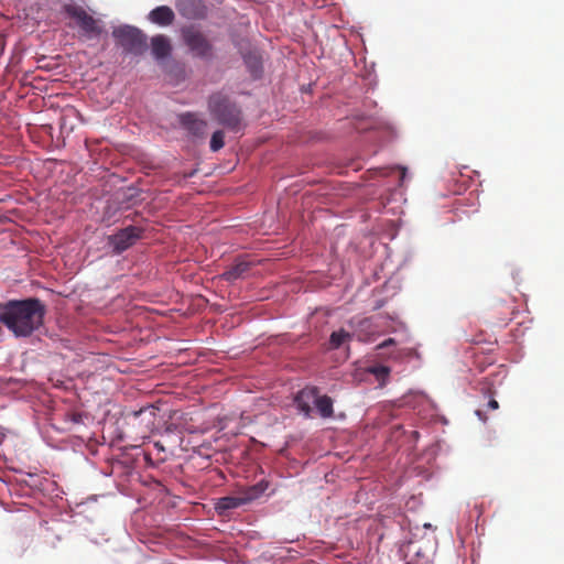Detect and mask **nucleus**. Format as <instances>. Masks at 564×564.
Segmentation results:
<instances>
[{
    "label": "nucleus",
    "mask_w": 564,
    "mask_h": 564,
    "mask_svg": "<svg viewBox=\"0 0 564 564\" xmlns=\"http://www.w3.org/2000/svg\"><path fill=\"white\" fill-rule=\"evenodd\" d=\"M182 39L195 56L200 58H207L212 56L213 45L206 35L197 28H184L182 30Z\"/></svg>",
    "instance_id": "obj_5"
},
{
    "label": "nucleus",
    "mask_w": 564,
    "mask_h": 564,
    "mask_svg": "<svg viewBox=\"0 0 564 564\" xmlns=\"http://www.w3.org/2000/svg\"><path fill=\"white\" fill-rule=\"evenodd\" d=\"M246 64L249 67L252 76L259 78L262 72L261 59L256 55H249L246 57Z\"/></svg>",
    "instance_id": "obj_17"
},
{
    "label": "nucleus",
    "mask_w": 564,
    "mask_h": 564,
    "mask_svg": "<svg viewBox=\"0 0 564 564\" xmlns=\"http://www.w3.org/2000/svg\"><path fill=\"white\" fill-rule=\"evenodd\" d=\"M352 337L354 335L346 332L345 329L333 332L329 337V348L338 349L343 344L349 341Z\"/></svg>",
    "instance_id": "obj_16"
},
{
    "label": "nucleus",
    "mask_w": 564,
    "mask_h": 564,
    "mask_svg": "<svg viewBox=\"0 0 564 564\" xmlns=\"http://www.w3.org/2000/svg\"><path fill=\"white\" fill-rule=\"evenodd\" d=\"M224 139H225V133L223 130L215 131L212 135L210 143H209L210 150L213 152H217L220 149H223L225 145Z\"/></svg>",
    "instance_id": "obj_18"
},
{
    "label": "nucleus",
    "mask_w": 564,
    "mask_h": 564,
    "mask_svg": "<svg viewBox=\"0 0 564 564\" xmlns=\"http://www.w3.org/2000/svg\"><path fill=\"white\" fill-rule=\"evenodd\" d=\"M123 249H119V248H116L113 249V253L115 256H119L120 254V251H122Z\"/></svg>",
    "instance_id": "obj_24"
},
{
    "label": "nucleus",
    "mask_w": 564,
    "mask_h": 564,
    "mask_svg": "<svg viewBox=\"0 0 564 564\" xmlns=\"http://www.w3.org/2000/svg\"><path fill=\"white\" fill-rule=\"evenodd\" d=\"M315 406L319 415L324 419L332 417L334 414L333 400L328 395H317Z\"/></svg>",
    "instance_id": "obj_14"
},
{
    "label": "nucleus",
    "mask_w": 564,
    "mask_h": 564,
    "mask_svg": "<svg viewBox=\"0 0 564 564\" xmlns=\"http://www.w3.org/2000/svg\"><path fill=\"white\" fill-rule=\"evenodd\" d=\"M45 305L36 297L12 300L0 305V324L15 337H30L44 322Z\"/></svg>",
    "instance_id": "obj_1"
},
{
    "label": "nucleus",
    "mask_w": 564,
    "mask_h": 564,
    "mask_svg": "<svg viewBox=\"0 0 564 564\" xmlns=\"http://www.w3.org/2000/svg\"><path fill=\"white\" fill-rule=\"evenodd\" d=\"M404 175H405V169L403 167V169H402L401 180H403Z\"/></svg>",
    "instance_id": "obj_25"
},
{
    "label": "nucleus",
    "mask_w": 564,
    "mask_h": 564,
    "mask_svg": "<svg viewBox=\"0 0 564 564\" xmlns=\"http://www.w3.org/2000/svg\"><path fill=\"white\" fill-rule=\"evenodd\" d=\"M65 12L72 19H75L77 25L87 39L98 37L102 33L100 22L87 13V11L76 4H66Z\"/></svg>",
    "instance_id": "obj_4"
},
{
    "label": "nucleus",
    "mask_w": 564,
    "mask_h": 564,
    "mask_svg": "<svg viewBox=\"0 0 564 564\" xmlns=\"http://www.w3.org/2000/svg\"><path fill=\"white\" fill-rule=\"evenodd\" d=\"M394 344H395V340H394L393 338H388V339H386L382 344H380V345L378 346V349H382V348H384V347H388V346H390V345H394Z\"/></svg>",
    "instance_id": "obj_20"
},
{
    "label": "nucleus",
    "mask_w": 564,
    "mask_h": 564,
    "mask_svg": "<svg viewBox=\"0 0 564 564\" xmlns=\"http://www.w3.org/2000/svg\"><path fill=\"white\" fill-rule=\"evenodd\" d=\"M476 415L482 421L486 422V416H484L482 412L480 410H476Z\"/></svg>",
    "instance_id": "obj_22"
},
{
    "label": "nucleus",
    "mask_w": 564,
    "mask_h": 564,
    "mask_svg": "<svg viewBox=\"0 0 564 564\" xmlns=\"http://www.w3.org/2000/svg\"><path fill=\"white\" fill-rule=\"evenodd\" d=\"M180 123L192 135L198 138L204 137L207 130V121L192 112L182 113L180 116Z\"/></svg>",
    "instance_id": "obj_10"
},
{
    "label": "nucleus",
    "mask_w": 564,
    "mask_h": 564,
    "mask_svg": "<svg viewBox=\"0 0 564 564\" xmlns=\"http://www.w3.org/2000/svg\"><path fill=\"white\" fill-rule=\"evenodd\" d=\"M149 19L158 25L166 26L173 23L175 14L170 7L160 6L150 12Z\"/></svg>",
    "instance_id": "obj_12"
},
{
    "label": "nucleus",
    "mask_w": 564,
    "mask_h": 564,
    "mask_svg": "<svg viewBox=\"0 0 564 564\" xmlns=\"http://www.w3.org/2000/svg\"><path fill=\"white\" fill-rule=\"evenodd\" d=\"M369 372L378 380L384 381L390 375V368L383 365H376L369 368Z\"/></svg>",
    "instance_id": "obj_19"
},
{
    "label": "nucleus",
    "mask_w": 564,
    "mask_h": 564,
    "mask_svg": "<svg viewBox=\"0 0 564 564\" xmlns=\"http://www.w3.org/2000/svg\"><path fill=\"white\" fill-rule=\"evenodd\" d=\"M158 408L152 404H148L142 406L138 411H133L131 413L132 419L138 422V426L141 429L143 433L151 432L155 425Z\"/></svg>",
    "instance_id": "obj_9"
},
{
    "label": "nucleus",
    "mask_w": 564,
    "mask_h": 564,
    "mask_svg": "<svg viewBox=\"0 0 564 564\" xmlns=\"http://www.w3.org/2000/svg\"><path fill=\"white\" fill-rule=\"evenodd\" d=\"M250 264L246 261H239L224 273L227 281H235L241 278L248 270Z\"/></svg>",
    "instance_id": "obj_15"
},
{
    "label": "nucleus",
    "mask_w": 564,
    "mask_h": 564,
    "mask_svg": "<svg viewBox=\"0 0 564 564\" xmlns=\"http://www.w3.org/2000/svg\"><path fill=\"white\" fill-rule=\"evenodd\" d=\"M488 408L490 410H497L499 408V404L498 402L495 400V399H491L489 402H488Z\"/></svg>",
    "instance_id": "obj_21"
},
{
    "label": "nucleus",
    "mask_w": 564,
    "mask_h": 564,
    "mask_svg": "<svg viewBox=\"0 0 564 564\" xmlns=\"http://www.w3.org/2000/svg\"><path fill=\"white\" fill-rule=\"evenodd\" d=\"M423 557V562L421 563L420 561L415 562V563H410V564H429V558H425L424 556Z\"/></svg>",
    "instance_id": "obj_23"
},
{
    "label": "nucleus",
    "mask_w": 564,
    "mask_h": 564,
    "mask_svg": "<svg viewBox=\"0 0 564 564\" xmlns=\"http://www.w3.org/2000/svg\"><path fill=\"white\" fill-rule=\"evenodd\" d=\"M318 393L319 390L317 387H305L295 395V404L299 411L306 417H311L312 404H315Z\"/></svg>",
    "instance_id": "obj_8"
},
{
    "label": "nucleus",
    "mask_w": 564,
    "mask_h": 564,
    "mask_svg": "<svg viewBox=\"0 0 564 564\" xmlns=\"http://www.w3.org/2000/svg\"><path fill=\"white\" fill-rule=\"evenodd\" d=\"M352 335L356 336L359 341L370 343L376 339L378 332L371 318H364L358 323Z\"/></svg>",
    "instance_id": "obj_11"
},
{
    "label": "nucleus",
    "mask_w": 564,
    "mask_h": 564,
    "mask_svg": "<svg viewBox=\"0 0 564 564\" xmlns=\"http://www.w3.org/2000/svg\"><path fill=\"white\" fill-rule=\"evenodd\" d=\"M207 106L210 116L219 124L235 132L243 128L241 109L226 94L217 91L210 95Z\"/></svg>",
    "instance_id": "obj_2"
},
{
    "label": "nucleus",
    "mask_w": 564,
    "mask_h": 564,
    "mask_svg": "<svg viewBox=\"0 0 564 564\" xmlns=\"http://www.w3.org/2000/svg\"><path fill=\"white\" fill-rule=\"evenodd\" d=\"M143 230L139 227L129 226L121 229L116 235L108 237V243L111 247H132L141 238Z\"/></svg>",
    "instance_id": "obj_7"
},
{
    "label": "nucleus",
    "mask_w": 564,
    "mask_h": 564,
    "mask_svg": "<svg viewBox=\"0 0 564 564\" xmlns=\"http://www.w3.org/2000/svg\"><path fill=\"white\" fill-rule=\"evenodd\" d=\"M112 36L117 44L120 45L126 52L141 55L148 48L147 36L141 30L131 25H121L115 28Z\"/></svg>",
    "instance_id": "obj_3"
},
{
    "label": "nucleus",
    "mask_w": 564,
    "mask_h": 564,
    "mask_svg": "<svg viewBox=\"0 0 564 564\" xmlns=\"http://www.w3.org/2000/svg\"><path fill=\"white\" fill-rule=\"evenodd\" d=\"M152 54L155 58L162 59L170 55L171 44L166 36L155 35L151 40Z\"/></svg>",
    "instance_id": "obj_13"
},
{
    "label": "nucleus",
    "mask_w": 564,
    "mask_h": 564,
    "mask_svg": "<svg viewBox=\"0 0 564 564\" xmlns=\"http://www.w3.org/2000/svg\"><path fill=\"white\" fill-rule=\"evenodd\" d=\"M267 486L258 484L250 487L242 496H226L219 498L215 505V509L219 514L225 513L228 510L237 509L254 499H257L264 490Z\"/></svg>",
    "instance_id": "obj_6"
},
{
    "label": "nucleus",
    "mask_w": 564,
    "mask_h": 564,
    "mask_svg": "<svg viewBox=\"0 0 564 564\" xmlns=\"http://www.w3.org/2000/svg\"><path fill=\"white\" fill-rule=\"evenodd\" d=\"M416 556L421 557V552L420 551L416 552Z\"/></svg>",
    "instance_id": "obj_26"
}]
</instances>
